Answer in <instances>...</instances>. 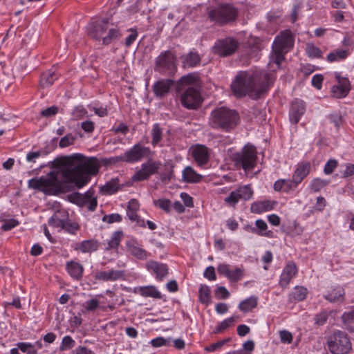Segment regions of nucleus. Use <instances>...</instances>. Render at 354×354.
<instances>
[{
  "instance_id": "obj_20",
  "label": "nucleus",
  "mask_w": 354,
  "mask_h": 354,
  "mask_svg": "<svg viewBox=\"0 0 354 354\" xmlns=\"http://www.w3.org/2000/svg\"><path fill=\"white\" fill-rule=\"evenodd\" d=\"M257 151L254 146L247 144L245 145V172L253 169L257 165Z\"/></svg>"
},
{
  "instance_id": "obj_8",
  "label": "nucleus",
  "mask_w": 354,
  "mask_h": 354,
  "mask_svg": "<svg viewBox=\"0 0 354 354\" xmlns=\"http://www.w3.org/2000/svg\"><path fill=\"white\" fill-rule=\"evenodd\" d=\"M328 350L332 354H348L352 349V343L347 333L335 331L327 340Z\"/></svg>"
},
{
  "instance_id": "obj_34",
  "label": "nucleus",
  "mask_w": 354,
  "mask_h": 354,
  "mask_svg": "<svg viewBox=\"0 0 354 354\" xmlns=\"http://www.w3.org/2000/svg\"><path fill=\"white\" fill-rule=\"evenodd\" d=\"M128 250L130 254L138 259H146L147 258V252L136 243H131L128 244Z\"/></svg>"
},
{
  "instance_id": "obj_49",
  "label": "nucleus",
  "mask_w": 354,
  "mask_h": 354,
  "mask_svg": "<svg viewBox=\"0 0 354 354\" xmlns=\"http://www.w3.org/2000/svg\"><path fill=\"white\" fill-rule=\"evenodd\" d=\"M148 270L156 274V279L162 280L168 274L167 267H147Z\"/></svg>"
},
{
  "instance_id": "obj_30",
  "label": "nucleus",
  "mask_w": 354,
  "mask_h": 354,
  "mask_svg": "<svg viewBox=\"0 0 354 354\" xmlns=\"http://www.w3.org/2000/svg\"><path fill=\"white\" fill-rule=\"evenodd\" d=\"M350 90V82L348 80H344L343 84L334 85L332 88L333 95L337 98L346 97Z\"/></svg>"
},
{
  "instance_id": "obj_27",
  "label": "nucleus",
  "mask_w": 354,
  "mask_h": 354,
  "mask_svg": "<svg viewBox=\"0 0 354 354\" xmlns=\"http://www.w3.org/2000/svg\"><path fill=\"white\" fill-rule=\"evenodd\" d=\"M124 277V272L122 270H111L109 271L98 272L95 278L102 281H115Z\"/></svg>"
},
{
  "instance_id": "obj_22",
  "label": "nucleus",
  "mask_w": 354,
  "mask_h": 354,
  "mask_svg": "<svg viewBox=\"0 0 354 354\" xmlns=\"http://www.w3.org/2000/svg\"><path fill=\"white\" fill-rule=\"evenodd\" d=\"M256 227L250 225L245 226V230L255 233L259 236L272 237L273 232L271 230H267L268 225L262 219H257L255 222Z\"/></svg>"
},
{
  "instance_id": "obj_38",
  "label": "nucleus",
  "mask_w": 354,
  "mask_h": 354,
  "mask_svg": "<svg viewBox=\"0 0 354 354\" xmlns=\"http://www.w3.org/2000/svg\"><path fill=\"white\" fill-rule=\"evenodd\" d=\"M306 53L310 59H319L323 56L322 50L313 43H307L305 48Z\"/></svg>"
},
{
  "instance_id": "obj_35",
  "label": "nucleus",
  "mask_w": 354,
  "mask_h": 354,
  "mask_svg": "<svg viewBox=\"0 0 354 354\" xmlns=\"http://www.w3.org/2000/svg\"><path fill=\"white\" fill-rule=\"evenodd\" d=\"M139 293L143 297H149L154 299H161L162 295L153 286H142L139 288Z\"/></svg>"
},
{
  "instance_id": "obj_13",
  "label": "nucleus",
  "mask_w": 354,
  "mask_h": 354,
  "mask_svg": "<svg viewBox=\"0 0 354 354\" xmlns=\"http://www.w3.org/2000/svg\"><path fill=\"white\" fill-rule=\"evenodd\" d=\"M238 48V42L231 38L218 39L213 46V52L222 57H227L233 54Z\"/></svg>"
},
{
  "instance_id": "obj_50",
  "label": "nucleus",
  "mask_w": 354,
  "mask_h": 354,
  "mask_svg": "<svg viewBox=\"0 0 354 354\" xmlns=\"http://www.w3.org/2000/svg\"><path fill=\"white\" fill-rule=\"evenodd\" d=\"M342 319L345 325L351 330H354V308L348 313H344Z\"/></svg>"
},
{
  "instance_id": "obj_1",
  "label": "nucleus",
  "mask_w": 354,
  "mask_h": 354,
  "mask_svg": "<svg viewBox=\"0 0 354 354\" xmlns=\"http://www.w3.org/2000/svg\"><path fill=\"white\" fill-rule=\"evenodd\" d=\"M100 168L96 157H85L82 153H74L62 159L61 174L65 183H74L78 188L85 186L95 176Z\"/></svg>"
},
{
  "instance_id": "obj_45",
  "label": "nucleus",
  "mask_w": 354,
  "mask_h": 354,
  "mask_svg": "<svg viewBox=\"0 0 354 354\" xmlns=\"http://www.w3.org/2000/svg\"><path fill=\"white\" fill-rule=\"evenodd\" d=\"M62 230L71 234L75 235L80 230V225L77 223L69 219V217L68 216Z\"/></svg>"
},
{
  "instance_id": "obj_19",
  "label": "nucleus",
  "mask_w": 354,
  "mask_h": 354,
  "mask_svg": "<svg viewBox=\"0 0 354 354\" xmlns=\"http://www.w3.org/2000/svg\"><path fill=\"white\" fill-rule=\"evenodd\" d=\"M311 164L310 162L303 160L297 163L292 174V179L299 185L302 180L310 174Z\"/></svg>"
},
{
  "instance_id": "obj_63",
  "label": "nucleus",
  "mask_w": 354,
  "mask_h": 354,
  "mask_svg": "<svg viewBox=\"0 0 354 354\" xmlns=\"http://www.w3.org/2000/svg\"><path fill=\"white\" fill-rule=\"evenodd\" d=\"M122 220V216L119 214H111L109 215H105L103 217V221L108 223H119Z\"/></svg>"
},
{
  "instance_id": "obj_43",
  "label": "nucleus",
  "mask_w": 354,
  "mask_h": 354,
  "mask_svg": "<svg viewBox=\"0 0 354 354\" xmlns=\"http://www.w3.org/2000/svg\"><path fill=\"white\" fill-rule=\"evenodd\" d=\"M243 196V190L238 189L235 191H232L230 195L225 198V202L230 205H234Z\"/></svg>"
},
{
  "instance_id": "obj_5",
  "label": "nucleus",
  "mask_w": 354,
  "mask_h": 354,
  "mask_svg": "<svg viewBox=\"0 0 354 354\" xmlns=\"http://www.w3.org/2000/svg\"><path fill=\"white\" fill-rule=\"evenodd\" d=\"M64 183L59 179L57 171H50L46 177L32 178L28 182L30 189L42 192L47 195H56L63 192Z\"/></svg>"
},
{
  "instance_id": "obj_16",
  "label": "nucleus",
  "mask_w": 354,
  "mask_h": 354,
  "mask_svg": "<svg viewBox=\"0 0 354 354\" xmlns=\"http://www.w3.org/2000/svg\"><path fill=\"white\" fill-rule=\"evenodd\" d=\"M306 111V106L304 101L295 99L289 110V120L292 124H297Z\"/></svg>"
},
{
  "instance_id": "obj_28",
  "label": "nucleus",
  "mask_w": 354,
  "mask_h": 354,
  "mask_svg": "<svg viewBox=\"0 0 354 354\" xmlns=\"http://www.w3.org/2000/svg\"><path fill=\"white\" fill-rule=\"evenodd\" d=\"M68 216V214L65 211L56 212L49 218L48 225L55 228L60 227L62 229Z\"/></svg>"
},
{
  "instance_id": "obj_51",
  "label": "nucleus",
  "mask_w": 354,
  "mask_h": 354,
  "mask_svg": "<svg viewBox=\"0 0 354 354\" xmlns=\"http://www.w3.org/2000/svg\"><path fill=\"white\" fill-rule=\"evenodd\" d=\"M75 344V340L69 335L63 337L61 345L59 348L60 351L71 349Z\"/></svg>"
},
{
  "instance_id": "obj_33",
  "label": "nucleus",
  "mask_w": 354,
  "mask_h": 354,
  "mask_svg": "<svg viewBox=\"0 0 354 354\" xmlns=\"http://www.w3.org/2000/svg\"><path fill=\"white\" fill-rule=\"evenodd\" d=\"M119 189V180L118 178H112L101 187L100 192L103 194L111 195L117 192Z\"/></svg>"
},
{
  "instance_id": "obj_41",
  "label": "nucleus",
  "mask_w": 354,
  "mask_h": 354,
  "mask_svg": "<svg viewBox=\"0 0 354 354\" xmlns=\"http://www.w3.org/2000/svg\"><path fill=\"white\" fill-rule=\"evenodd\" d=\"M348 55L346 50H336L333 52H330L326 57L328 62H338L345 59Z\"/></svg>"
},
{
  "instance_id": "obj_55",
  "label": "nucleus",
  "mask_w": 354,
  "mask_h": 354,
  "mask_svg": "<svg viewBox=\"0 0 354 354\" xmlns=\"http://www.w3.org/2000/svg\"><path fill=\"white\" fill-rule=\"evenodd\" d=\"M258 297L257 296H251L245 299V313L252 310L256 308L258 304Z\"/></svg>"
},
{
  "instance_id": "obj_12",
  "label": "nucleus",
  "mask_w": 354,
  "mask_h": 354,
  "mask_svg": "<svg viewBox=\"0 0 354 354\" xmlns=\"http://www.w3.org/2000/svg\"><path fill=\"white\" fill-rule=\"evenodd\" d=\"M203 98L200 91L194 87H188L180 95L182 105L187 109H196L202 104Z\"/></svg>"
},
{
  "instance_id": "obj_18",
  "label": "nucleus",
  "mask_w": 354,
  "mask_h": 354,
  "mask_svg": "<svg viewBox=\"0 0 354 354\" xmlns=\"http://www.w3.org/2000/svg\"><path fill=\"white\" fill-rule=\"evenodd\" d=\"M139 207L140 204L138 201L135 198L131 199L128 203V206L127 208V215L129 220L133 222H136L138 226L145 227V220L143 218H141L137 214Z\"/></svg>"
},
{
  "instance_id": "obj_61",
  "label": "nucleus",
  "mask_w": 354,
  "mask_h": 354,
  "mask_svg": "<svg viewBox=\"0 0 354 354\" xmlns=\"http://www.w3.org/2000/svg\"><path fill=\"white\" fill-rule=\"evenodd\" d=\"M174 177L173 166L169 168H165V171L162 173L160 179L162 182H169Z\"/></svg>"
},
{
  "instance_id": "obj_25",
  "label": "nucleus",
  "mask_w": 354,
  "mask_h": 354,
  "mask_svg": "<svg viewBox=\"0 0 354 354\" xmlns=\"http://www.w3.org/2000/svg\"><path fill=\"white\" fill-rule=\"evenodd\" d=\"M180 59L183 68H193L198 66L201 63V57L196 51H191L182 55Z\"/></svg>"
},
{
  "instance_id": "obj_9",
  "label": "nucleus",
  "mask_w": 354,
  "mask_h": 354,
  "mask_svg": "<svg viewBox=\"0 0 354 354\" xmlns=\"http://www.w3.org/2000/svg\"><path fill=\"white\" fill-rule=\"evenodd\" d=\"M151 150L149 147L142 146L140 143L134 145L129 150L126 151L122 156L111 158L109 160L110 162L122 161L129 163H133L140 161L143 158L149 156Z\"/></svg>"
},
{
  "instance_id": "obj_6",
  "label": "nucleus",
  "mask_w": 354,
  "mask_h": 354,
  "mask_svg": "<svg viewBox=\"0 0 354 354\" xmlns=\"http://www.w3.org/2000/svg\"><path fill=\"white\" fill-rule=\"evenodd\" d=\"M108 20L101 19L94 21L89 24L88 35L95 40H102L105 45L109 44L113 39L120 36V32L117 28H109L108 30Z\"/></svg>"
},
{
  "instance_id": "obj_56",
  "label": "nucleus",
  "mask_w": 354,
  "mask_h": 354,
  "mask_svg": "<svg viewBox=\"0 0 354 354\" xmlns=\"http://www.w3.org/2000/svg\"><path fill=\"white\" fill-rule=\"evenodd\" d=\"M231 158L234 162V165L238 169H243V150L238 153H232Z\"/></svg>"
},
{
  "instance_id": "obj_23",
  "label": "nucleus",
  "mask_w": 354,
  "mask_h": 354,
  "mask_svg": "<svg viewBox=\"0 0 354 354\" xmlns=\"http://www.w3.org/2000/svg\"><path fill=\"white\" fill-rule=\"evenodd\" d=\"M230 90L236 98L243 97V72L239 71L230 85Z\"/></svg>"
},
{
  "instance_id": "obj_53",
  "label": "nucleus",
  "mask_w": 354,
  "mask_h": 354,
  "mask_svg": "<svg viewBox=\"0 0 354 354\" xmlns=\"http://www.w3.org/2000/svg\"><path fill=\"white\" fill-rule=\"evenodd\" d=\"M19 225V221L15 218L6 219L3 221L1 229L3 231H9Z\"/></svg>"
},
{
  "instance_id": "obj_52",
  "label": "nucleus",
  "mask_w": 354,
  "mask_h": 354,
  "mask_svg": "<svg viewBox=\"0 0 354 354\" xmlns=\"http://www.w3.org/2000/svg\"><path fill=\"white\" fill-rule=\"evenodd\" d=\"M155 206L159 207L167 213H169L171 209V202L166 198H160L153 201Z\"/></svg>"
},
{
  "instance_id": "obj_7",
  "label": "nucleus",
  "mask_w": 354,
  "mask_h": 354,
  "mask_svg": "<svg viewBox=\"0 0 354 354\" xmlns=\"http://www.w3.org/2000/svg\"><path fill=\"white\" fill-rule=\"evenodd\" d=\"M176 61V56L173 51H162L154 60V71L164 76L173 77L177 71Z\"/></svg>"
},
{
  "instance_id": "obj_17",
  "label": "nucleus",
  "mask_w": 354,
  "mask_h": 354,
  "mask_svg": "<svg viewBox=\"0 0 354 354\" xmlns=\"http://www.w3.org/2000/svg\"><path fill=\"white\" fill-rule=\"evenodd\" d=\"M174 85V81L171 79H161L156 82L152 86V90L156 97L162 98L170 91Z\"/></svg>"
},
{
  "instance_id": "obj_10",
  "label": "nucleus",
  "mask_w": 354,
  "mask_h": 354,
  "mask_svg": "<svg viewBox=\"0 0 354 354\" xmlns=\"http://www.w3.org/2000/svg\"><path fill=\"white\" fill-rule=\"evenodd\" d=\"M160 166V162L149 159L141 165L140 168L136 171L131 179L133 182L148 180L152 175L158 173Z\"/></svg>"
},
{
  "instance_id": "obj_39",
  "label": "nucleus",
  "mask_w": 354,
  "mask_h": 354,
  "mask_svg": "<svg viewBox=\"0 0 354 354\" xmlns=\"http://www.w3.org/2000/svg\"><path fill=\"white\" fill-rule=\"evenodd\" d=\"M97 248V242L93 239L83 241L77 247V249L84 253L96 251Z\"/></svg>"
},
{
  "instance_id": "obj_29",
  "label": "nucleus",
  "mask_w": 354,
  "mask_h": 354,
  "mask_svg": "<svg viewBox=\"0 0 354 354\" xmlns=\"http://www.w3.org/2000/svg\"><path fill=\"white\" fill-rule=\"evenodd\" d=\"M182 177L184 182L188 183H198L203 179V176L198 174L192 167H186L182 173Z\"/></svg>"
},
{
  "instance_id": "obj_14",
  "label": "nucleus",
  "mask_w": 354,
  "mask_h": 354,
  "mask_svg": "<svg viewBox=\"0 0 354 354\" xmlns=\"http://www.w3.org/2000/svg\"><path fill=\"white\" fill-rule=\"evenodd\" d=\"M263 41L257 37H250L245 44V57L258 61L264 48Z\"/></svg>"
},
{
  "instance_id": "obj_31",
  "label": "nucleus",
  "mask_w": 354,
  "mask_h": 354,
  "mask_svg": "<svg viewBox=\"0 0 354 354\" xmlns=\"http://www.w3.org/2000/svg\"><path fill=\"white\" fill-rule=\"evenodd\" d=\"M297 272V267H285L280 277V286L283 288L286 287L290 279L295 277Z\"/></svg>"
},
{
  "instance_id": "obj_42",
  "label": "nucleus",
  "mask_w": 354,
  "mask_h": 354,
  "mask_svg": "<svg viewBox=\"0 0 354 354\" xmlns=\"http://www.w3.org/2000/svg\"><path fill=\"white\" fill-rule=\"evenodd\" d=\"M151 145L156 147L159 144L162 138V129L160 128L158 123H156L153 125L151 129Z\"/></svg>"
},
{
  "instance_id": "obj_3",
  "label": "nucleus",
  "mask_w": 354,
  "mask_h": 354,
  "mask_svg": "<svg viewBox=\"0 0 354 354\" xmlns=\"http://www.w3.org/2000/svg\"><path fill=\"white\" fill-rule=\"evenodd\" d=\"M294 44L295 35L290 29L279 32L272 44L268 67L272 68L273 64H275V70H280L282 63L286 60V54L292 50Z\"/></svg>"
},
{
  "instance_id": "obj_62",
  "label": "nucleus",
  "mask_w": 354,
  "mask_h": 354,
  "mask_svg": "<svg viewBox=\"0 0 354 354\" xmlns=\"http://www.w3.org/2000/svg\"><path fill=\"white\" fill-rule=\"evenodd\" d=\"M99 305L100 301L96 298H93L85 302L84 308L87 311L90 312L96 310Z\"/></svg>"
},
{
  "instance_id": "obj_58",
  "label": "nucleus",
  "mask_w": 354,
  "mask_h": 354,
  "mask_svg": "<svg viewBox=\"0 0 354 354\" xmlns=\"http://www.w3.org/2000/svg\"><path fill=\"white\" fill-rule=\"evenodd\" d=\"M89 194L90 192H86L84 194H80V193H78V192H75V193H73L71 196V198L72 199V201L73 203H75L77 205H78L79 206L81 205V204H84V201H83V199L86 197V198H88L89 196Z\"/></svg>"
},
{
  "instance_id": "obj_2",
  "label": "nucleus",
  "mask_w": 354,
  "mask_h": 354,
  "mask_svg": "<svg viewBox=\"0 0 354 354\" xmlns=\"http://www.w3.org/2000/svg\"><path fill=\"white\" fill-rule=\"evenodd\" d=\"M275 68L271 71L252 69L245 72V95L252 100H257L265 95L272 86L275 80Z\"/></svg>"
},
{
  "instance_id": "obj_48",
  "label": "nucleus",
  "mask_w": 354,
  "mask_h": 354,
  "mask_svg": "<svg viewBox=\"0 0 354 354\" xmlns=\"http://www.w3.org/2000/svg\"><path fill=\"white\" fill-rule=\"evenodd\" d=\"M17 346L21 351L27 354H36L37 352L35 345L29 342H19Z\"/></svg>"
},
{
  "instance_id": "obj_40",
  "label": "nucleus",
  "mask_w": 354,
  "mask_h": 354,
  "mask_svg": "<svg viewBox=\"0 0 354 354\" xmlns=\"http://www.w3.org/2000/svg\"><path fill=\"white\" fill-rule=\"evenodd\" d=\"M218 272L232 281L238 280L241 275V270L239 268H236L233 271H231L229 267H218Z\"/></svg>"
},
{
  "instance_id": "obj_37",
  "label": "nucleus",
  "mask_w": 354,
  "mask_h": 354,
  "mask_svg": "<svg viewBox=\"0 0 354 354\" xmlns=\"http://www.w3.org/2000/svg\"><path fill=\"white\" fill-rule=\"evenodd\" d=\"M87 192H90L89 196L88 198L85 197L83 199L84 204H81L80 207H87L89 211L93 212L97 206V197L95 196V191L93 189H90Z\"/></svg>"
},
{
  "instance_id": "obj_21",
  "label": "nucleus",
  "mask_w": 354,
  "mask_h": 354,
  "mask_svg": "<svg viewBox=\"0 0 354 354\" xmlns=\"http://www.w3.org/2000/svg\"><path fill=\"white\" fill-rule=\"evenodd\" d=\"M278 202L274 200H263L254 202L250 207L251 212L255 214H261L274 209Z\"/></svg>"
},
{
  "instance_id": "obj_24",
  "label": "nucleus",
  "mask_w": 354,
  "mask_h": 354,
  "mask_svg": "<svg viewBox=\"0 0 354 354\" xmlns=\"http://www.w3.org/2000/svg\"><path fill=\"white\" fill-rule=\"evenodd\" d=\"M298 185L292 179H279L276 180L273 185V189L276 192H283L288 193L297 187Z\"/></svg>"
},
{
  "instance_id": "obj_46",
  "label": "nucleus",
  "mask_w": 354,
  "mask_h": 354,
  "mask_svg": "<svg viewBox=\"0 0 354 354\" xmlns=\"http://www.w3.org/2000/svg\"><path fill=\"white\" fill-rule=\"evenodd\" d=\"M199 300L201 303L208 304L211 301L210 290L206 285H203L199 288Z\"/></svg>"
},
{
  "instance_id": "obj_26",
  "label": "nucleus",
  "mask_w": 354,
  "mask_h": 354,
  "mask_svg": "<svg viewBox=\"0 0 354 354\" xmlns=\"http://www.w3.org/2000/svg\"><path fill=\"white\" fill-rule=\"evenodd\" d=\"M59 74L57 73L54 68L43 72L40 77V86L42 88L50 87L59 78Z\"/></svg>"
},
{
  "instance_id": "obj_60",
  "label": "nucleus",
  "mask_w": 354,
  "mask_h": 354,
  "mask_svg": "<svg viewBox=\"0 0 354 354\" xmlns=\"http://www.w3.org/2000/svg\"><path fill=\"white\" fill-rule=\"evenodd\" d=\"M337 167V161L335 159H330L325 164L324 171L326 174L329 175L333 172Z\"/></svg>"
},
{
  "instance_id": "obj_44",
  "label": "nucleus",
  "mask_w": 354,
  "mask_h": 354,
  "mask_svg": "<svg viewBox=\"0 0 354 354\" xmlns=\"http://www.w3.org/2000/svg\"><path fill=\"white\" fill-rule=\"evenodd\" d=\"M329 183L328 180L316 178L312 180L310 184V189L313 192H318Z\"/></svg>"
},
{
  "instance_id": "obj_64",
  "label": "nucleus",
  "mask_w": 354,
  "mask_h": 354,
  "mask_svg": "<svg viewBox=\"0 0 354 354\" xmlns=\"http://www.w3.org/2000/svg\"><path fill=\"white\" fill-rule=\"evenodd\" d=\"M197 80H198V76L196 75L193 74V73H189L185 76H183L180 79V82L183 84H189L196 82L197 81Z\"/></svg>"
},
{
  "instance_id": "obj_36",
  "label": "nucleus",
  "mask_w": 354,
  "mask_h": 354,
  "mask_svg": "<svg viewBox=\"0 0 354 354\" xmlns=\"http://www.w3.org/2000/svg\"><path fill=\"white\" fill-rule=\"evenodd\" d=\"M344 290L340 287H337L328 292L324 297L330 302H342L344 300Z\"/></svg>"
},
{
  "instance_id": "obj_54",
  "label": "nucleus",
  "mask_w": 354,
  "mask_h": 354,
  "mask_svg": "<svg viewBox=\"0 0 354 354\" xmlns=\"http://www.w3.org/2000/svg\"><path fill=\"white\" fill-rule=\"evenodd\" d=\"M307 295V289L304 287H296L292 292V297L297 301H302Z\"/></svg>"
},
{
  "instance_id": "obj_59",
  "label": "nucleus",
  "mask_w": 354,
  "mask_h": 354,
  "mask_svg": "<svg viewBox=\"0 0 354 354\" xmlns=\"http://www.w3.org/2000/svg\"><path fill=\"white\" fill-rule=\"evenodd\" d=\"M67 272L74 279H79L82 277L83 267H66Z\"/></svg>"
},
{
  "instance_id": "obj_47",
  "label": "nucleus",
  "mask_w": 354,
  "mask_h": 354,
  "mask_svg": "<svg viewBox=\"0 0 354 354\" xmlns=\"http://www.w3.org/2000/svg\"><path fill=\"white\" fill-rule=\"evenodd\" d=\"M236 317H231L230 318H227V319L223 320L215 328L214 333L218 334V333H222L223 330H225L227 328H229L231 325L234 324V323L236 322Z\"/></svg>"
},
{
  "instance_id": "obj_57",
  "label": "nucleus",
  "mask_w": 354,
  "mask_h": 354,
  "mask_svg": "<svg viewBox=\"0 0 354 354\" xmlns=\"http://www.w3.org/2000/svg\"><path fill=\"white\" fill-rule=\"evenodd\" d=\"M75 140V138L71 133H68L61 138L59 146L62 148L68 147L73 145Z\"/></svg>"
},
{
  "instance_id": "obj_11",
  "label": "nucleus",
  "mask_w": 354,
  "mask_h": 354,
  "mask_svg": "<svg viewBox=\"0 0 354 354\" xmlns=\"http://www.w3.org/2000/svg\"><path fill=\"white\" fill-rule=\"evenodd\" d=\"M236 10L227 5H222L210 10L208 16L210 19L216 23L224 24L233 20L236 17Z\"/></svg>"
},
{
  "instance_id": "obj_32",
  "label": "nucleus",
  "mask_w": 354,
  "mask_h": 354,
  "mask_svg": "<svg viewBox=\"0 0 354 354\" xmlns=\"http://www.w3.org/2000/svg\"><path fill=\"white\" fill-rule=\"evenodd\" d=\"M123 238V232L122 231H116L111 236V239L107 242V247L106 250L108 252L111 250H114L117 253L118 247L119 246Z\"/></svg>"
},
{
  "instance_id": "obj_4",
  "label": "nucleus",
  "mask_w": 354,
  "mask_h": 354,
  "mask_svg": "<svg viewBox=\"0 0 354 354\" xmlns=\"http://www.w3.org/2000/svg\"><path fill=\"white\" fill-rule=\"evenodd\" d=\"M240 122V115L235 109L221 106L212 111L209 124L212 128L229 132Z\"/></svg>"
},
{
  "instance_id": "obj_15",
  "label": "nucleus",
  "mask_w": 354,
  "mask_h": 354,
  "mask_svg": "<svg viewBox=\"0 0 354 354\" xmlns=\"http://www.w3.org/2000/svg\"><path fill=\"white\" fill-rule=\"evenodd\" d=\"M209 149L203 145H196L191 148V154L199 167L207 164L210 158Z\"/></svg>"
}]
</instances>
